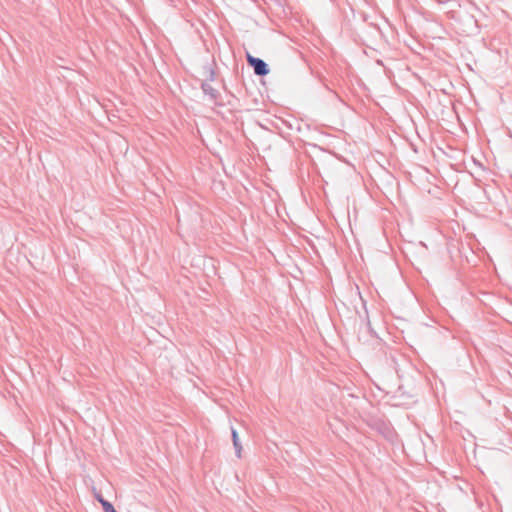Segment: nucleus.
I'll list each match as a JSON object with an SVG mask.
<instances>
[{"instance_id": "nucleus-1", "label": "nucleus", "mask_w": 512, "mask_h": 512, "mask_svg": "<svg viewBox=\"0 0 512 512\" xmlns=\"http://www.w3.org/2000/svg\"><path fill=\"white\" fill-rule=\"evenodd\" d=\"M246 59H247L248 65L253 68L255 75L263 77V76H266L267 74H269V72H270L269 66L261 58L254 57V56L250 55L249 53H247Z\"/></svg>"}, {"instance_id": "nucleus-2", "label": "nucleus", "mask_w": 512, "mask_h": 512, "mask_svg": "<svg viewBox=\"0 0 512 512\" xmlns=\"http://www.w3.org/2000/svg\"><path fill=\"white\" fill-rule=\"evenodd\" d=\"M201 89H202L203 93L205 95L209 96L212 101L217 100V98L219 96L218 90L213 88L207 81L202 82Z\"/></svg>"}, {"instance_id": "nucleus-3", "label": "nucleus", "mask_w": 512, "mask_h": 512, "mask_svg": "<svg viewBox=\"0 0 512 512\" xmlns=\"http://www.w3.org/2000/svg\"><path fill=\"white\" fill-rule=\"evenodd\" d=\"M231 436H232V441H233V445L235 448V453H236L237 457H241L242 446L240 444L238 433H237L236 429H234V428L231 429Z\"/></svg>"}, {"instance_id": "nucleus-4", "label": "nucleus", "mask_w": 512, "mask_h": 512, "mask_svg": "<svg viewBox=\"0 0 512 512\" xmlns=\"http://www.w3.org/2000/svg\"><path fill=\"white\" fill-rule=\"evenodd\" d=\"M102 508H103V511H104V512H117V511L115 510V508H114L113 504H112L111 502H109V501H107V502H103V506H102Z\"/></svg>"}, {"instance_id": "nucleus-5", "label": "nucleus", "mask_w": 512, "mask_h": 512, "mask_svg": "<svg viewBox=\"0 0 512 512\" xmlns=\"http://www.w3.org/2000/svg\"><path fill=\"white\" fill-rule=\"evenodd\" d=\"M97 501L103 506V502H107L108 500L104 499V497L101 494H96Z\"/></svg>"}, {"instance_id": "nucleus-6", "label": "nucleus", "mask_w": 512, "mask_h": 512, "mask_svg": "<svg viewBox=\"0 0 512 512\" xmlns=\"http://www.w3.org/2000/svg\"><path fill=\"white\" fill-rule=\"evenodd\" d=\"M214 79H215V72H214L212 69H210V70H209V77H208V80H209V81H214Z\"/></svg>"}]
</instances>
